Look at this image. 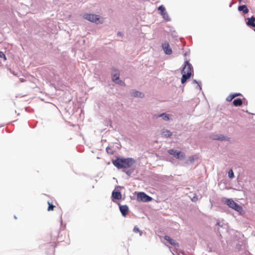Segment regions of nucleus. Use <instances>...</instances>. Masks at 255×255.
Here are the masks:
<instances>
[{
  "mask_svg": "<svg viewBox=\"0 0 255 255\" xmlns=\"http://www.w3.org/2000/svg\"><path fill=\"white\" fill-rule=\"evenodd\" d=\"M112 163L118 169H128L131 167L135 163V161L132 158H117L113 160Z\"/></svg>",
  "mask_w": 255,
  "mask_h": 255,
  "instance_id": "1",
  "label": "nucleus"
},
{
  "mask_svg": "<svg viewBox=\"0 0 255 255\" xmlns=\"http://www.w3.org/2000/svg\"><path fill=\"white\" fill-rule=\"evenodd\" d=\"M164 238L165 240L168 241L170 245H173L175 247L178 246V244L176 243L174 240L172 239L170 237L168 236H165Z\"/></svg>",
  "mask_w": 255,
  "mask_h": 255,
  "instance_id": "11",
  "label": "nucleus"
},
{
  "mask_svg": "<svg viewBox=\"0 0 255 255\" xmlns=\"http://www.w3.org/2000/svg\"><path fill=\"white\" fill-rule=\"evenodd\" d=\"M168 152L170 154L173 155L177 159H178L180 160L183 159L185 157L184 153H183L180 151H178L177 150L171 149L169 150Z\"/></svg>",
  "mask_w": 255,
  "mask_h": 255,
  "instance_id": "4",
  "label": "nucleus"
},
{
  "mask_svg": "<svg viewBox=\"0 0 255 255\" xmlns=\"http://www.w3.org/2000/svg\"><path fill=\"white\" fill-rule=\"evenodd\" d=\"M238 9L240 11H243V13L246 14L249 12V9L246 5L239 6Z\"/></svg>",
  "mask_w": 255,
  "mask_h": 255,
  "instance_id": "15",
  "label": "nucleus"
},
{
  "mask_svg": "<svg viewBox=\"0 0 255 255\" xmlns=\"http://www.w3.org/2000/svg\"><path fill=\"white\" fill-rule=\"evenodd\" d=\"M120 209L122 215L124 217L128 214L129 211L128 207L127 205H120Z\"/></svg>",
  "mask_w": 255,
  "mask_h": 255,
  "instance_id": "10",
  "label": "nucleus"
},
{
  "mask_svg": "<svg viewBox=\"0 0 255 255\" xmlns=\"http://www.w3.org/2000/svg\"><path fill=\"white\" fill-rule=\"evenodd\" d=\"M226 203L229 207L239 213H241L243 211L242 207L231 199H227Z\"/></svg>",
  "mask_w": 255,
  "mask_h": 255,
  "instance_id": "3",
  "label": "nucleus"
},
{
  "mask_svg": "<svg viewBox=\"0 0 255 255\" xmlns=\"http://www.w3.org/2000/svg\"><path fill=\"white\" fill-rule=\"evenodd\" d=\"M254 31H255V29H254Z\"/></svg>",
  "mask_w": 255,
  "mask_h": 255,
  "instance_id": "29",
  "label": "nucleus"
},
{
  "mask_svg": "<svg viewBox=\"0 0 255 255\" xmlns=\"http://www.w3.org/2000/svg\"><path fill=\"white\" fill-rule=\"evenodd\" d=\"M0 57L4 58V60H6V57L5 54L2 51H0Z\"/></svg>",
  "mask_w": 255,
  "mask_h": 255,
  "instance_id": "24",
  "label": "nucleus"
},
{
  "mask_svg": "<svg viewBox=\"0 0 255 255\" xmlns=\"http://www.w3.org/2000/svg\"><path fill=\"white\" fill-rule=\"evenodd\" d=\"M234 98H235V96H233V94L230 95L227 98V101L228 102H231Z\"/></svg>",
  "mask_w": 255,
  "mask_h": 255,
  "instance_id": "22",
  "label": "nucleus"
},
{
  "mask_svg": "<svg viewBox=\"0 0 255 255\" xmlns=\"http://www.w3.org/2000/svg\"><path fill=\"white\" fill-rule=\"evenodd\" d=\"M133 232H134L135 233H139V235L140 236H141L142 235V232L141 231H139V229L136 227H135L133 229Z\"/></svg>",
  "mask_w": 255,
  "mask_h": 255,
  "instance_id": "21",
  "label": "nucleus"
},
{
  "mask_svg": "<svg viewBox=\"0 0 255 255\" xmlns=\"http://www.w3.org/2000/svg\"><path fill=\"white\" fill-rule=\"evenodd\" d=\"M162 47L164 52L167 55H170L172 53V50L170 47L169 44L168 42H164L162 44Z\"/></svg>",
  "mask_w": 255,
  "mask_h": 255,
  "instance_id": "8",
  "label": "nucleus"
},
{
  "mask_svg": "<svg viewBox=\"0 0 255 255\" xmlns=\"http://www.w3.org/2000/svg\"><path fill=\"white\" fill-rule=\"evenodd\" d=\"M215 139L219 140H224L225 139V137L223 135H220V136L215 138Z\"/></svg>",
  "mask_w": 255,
  "mask_h": 255,
  "instance_id": "23",
  "label": "nucleus"
},
{
  "mask_svg": "<svg viewBox=\"0 0 255 255\" xmlns=\"http://www.w3.org/2000/svg\"><path fill=\"white\" fill-rule=\"evenodd\" d=\"M112 197L116 199L120 200L122 198V194L120 191H114L112 193Z\"/></svg>",
  "mask_w": 255,
  "mask_h": 255,
  "instance_id": "13",
  "label": "nucleus"
},
{
  "mask_svg": "<svg viewBox=\"0 0 255 255\" xmlns=\"http://www.w3.org/2000/svg\"><path fill=\"white\" fill-rule=\"evenodd\" d=\"M48 204L49 205L47 209L48 211H53L55 206L53 205L52 204L50 203L49 201L48 202Z\"/></svg>",
  "mask_w": 255,
  "mask_h": 255,
  "instance_id": "19",
  "label": "nucleus"
},
{
  "mask_svg": "<svg viewBox=\"0 0 255 255\" xmlns=\"http://www.w3.org/2000/svg\"><path fill=\"white\" fill-rule=\"evenodd\" d=\"M228 176L230 178H233L234 177V173L232 169H230L229 171Z\"/></svg>",
  "mask_w": 255,
  "mask_h": 255,
  "instance_id": "20",
  "label": "nucleus"
},
{
  "mask_svg": "<svg viewBox=\"0 0 255 255\" xmlns=\"http://www.w3.org/2000/svg\"><path fill=\"white\" fill-rule=\"evenodd\" d=\"M162 135L165 137H168L172 135V132L167 129H164L162 131Z\"/></svg>",
  "mask_w": 255,
  "mask_h": 255,
  "instance_id": "14",
  "label": "nucleus"
},
{
  "mask_svg": "<svg viewBox=\"0 0 255 255\" xmlns=\"http://www.w3.org/2000/svg\"><path fill=\"white\" fill-rule=\"evenodd\" d=\"M158 10L159 11L160 14L162 16L163 18L166 20H169V17L165 10V8L163 5H160L158 7Z\"/></svg>",
  "mask_w": 255,
  "mask_h": 255,
  "instance_id": "9",
  "label": "nucleus"
},
{
  "mask_svg": "<svg viewBox=\"0 0 255 255\" xmlns=\"http://www.w3.org/2000/svg\"><path fill=\"white\" fill-rule=\"evenodd\" d=\"M247 24L248 26L255 27V17L254 16H252L250 18H248Z\"/></svg>",
  "mask_w": 255,
  "mask_h": 255,
  "instance_id": "12",
  "label": "nucleus"
},
{
  "mask_svg": "<svg viewBox=\"0 0 255 255\" xmlns=\"http://www.w3.org/2000/svg\"><path fill=\"white\" fill-rule=\"evenodd\" d=\"M159 117H162L163 119L165 121H169L170 119L169 115L166 114L165 113H163L161 114L159 116Z\"/></svg>",
  "mask_w": 255,
  "mask_h": 255,
  "instance_id": "18",
  "label": "nucleus"
},
{
  "mask_svg": "<svg viewBox=\"0 0 255 255\" xmlns=\"http://www.w3.org/2000/svg\"><path fill=\"white\" fill-rule=\"evenodd\" d=\"M118 35H120V36H122V33L121 32H119L118 33Z\"/></svg>",
  "mask_w": 255,
  "mask_h": 255,
  "instance_id": "27",
  "label": "nucleus"
},
{
  "mask_svg": "<svg viewBox=\"0 0 255 255\" xmlns=\"http://www.w3.org/2000/svg\"><path fill=\"white\" fill-rule=\"evenodd\" d=\"M106 150H107V152H109V151H108V147L106 148Z\"/></svg>",
  "mask_w": 255,
  "mask_h": 255,
  "instance_id": "28",
  "label": "nucleus"
},
{
  "mask_svg": "<svg viewBox=\"0 0 255 255\" xmlns=\"http://www.w3.org/2000/svg\"><path fill=\"white\" fill-rule=\"evenodd\" d=\"M132 95L135 97H140V98L143 97L144 96L143 94H142V93H141L139 91H133V92L132 93Z\"/></svg>",
  "mask_w": 255,
  "mask_h": 255,
  "instance_id": "17",
  "label": "nucleus"
},
{
  "mask_svg": "<svg viewBox=\"0 0 255 255\" xmlns=\"http://www.w3.org/2000/svg\"><path fill=\"white\" fill-rule=\"evenodd\" d=\"M233 95L234 96H235V98H236L237 97H238V96H242V94H240V93H235V94H234Z\"/></svg>",
  "mask_w": 255,
  "mask_h": 255,
  "instance_id": "25",
  "label": "nucleus"
},
{
  "mask_svg": "<svg viewBox=\"0 0 255 255\" xmlns=\"http://www.w3.org/2000/svg\"><path fill=\"white\" fill-rule=\"evenodd\" d=\"M193 72V69L191 67V64L189 63L188 61H186L185 63V66L183 67L181 73L182 74V77L181 78V83L182 84L185 83L186 81L190 78L192 75V73Z\"/></svg>",
  "mask_w": 255,
  "mask_h": 255,
  "instance_id": "2",
  "label": "nucleus"
},
{
  "mask_svg": "<svg viewBox=\"0 0 255 255\" xmlns=\"http://www.w3.org/2000/svg\"><path fill=\"white\" fill-rule=\"evenodd\" d=\"M112 79L113 81H114L116 83L121 84V85H125V83L123 82L122 80H120V73L118 70L116 69H113L112 72Z\"/></svg>",
  "mask_w": 255,
  "mask_h": 255,
  "instance_id": "6",
  "label": "nucleus"
},
{
  "mask_svg": "<svg viewBox=\"0 0 255 255\" xmlns=\"http://www.w3.org/2000/svg\"><path fill=\"white\" fill-rule=\"evenodd\" d=\"M83 18L93 22H97V21H98L100 19V17L98 15L89 13L84 14L83 15Z\"/></svg>",
  "mask_w": 255,
  "mask_h": 255,
  "instance_id": "7",
  "label": "nucleus"
},
{
  "mask_svg": "<svg viewBox=\"0 0 255 255\" xmlns=\"http://www.w3.org/2000/svg\"><path fill=\"white\" fill-rule=\"evenodd\" d=\"M137 200L140 202H148L152 200V198L144 192H139L137 195Z\"/></svg>",
  "mask_w": 255,
  "mask_h": 255,
  "instance_id": "5",
  "label": "nucleus"
},
{
  "mask_svg": "<svg viewBox=\"0 0 255 255\" xmlns=\"http://www.w3.org/2000/svg\"><path fill=\"white\" fill-rule=\"evenodd\" d=\"M233 104L235 106H240L243 104V101L241 99H237L234 100Z\"/></svg>",
  "mask_w": 255,
  "mask_h": 255,
  "instance_id": "16",
  "label": "nucleus"
},
{
  "mask_svg": "<svg viewBox=\"0 0 255 255\" xmlns=\"http://www.w3.org/2000/svg\"><path fill=\"white\" fill-rule=\"evenodd\" d=\"M193 82L195 83L198 84L199 86V87H200V89H201V87L200 85H199L198 82H197L196 80H194Z\"/></svg>",
  "mask_w": 255,
  "mask_h": 255,
  "instance_id": "26",
  "label": "nucleus"
}]
</instances>
